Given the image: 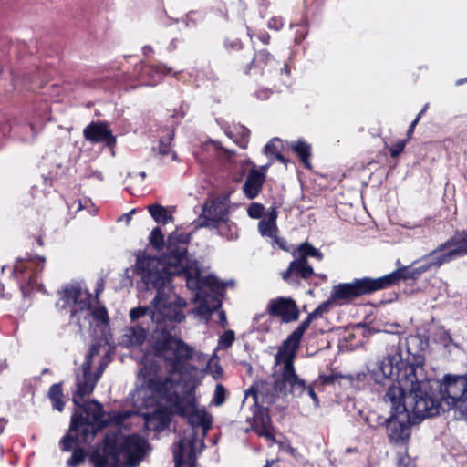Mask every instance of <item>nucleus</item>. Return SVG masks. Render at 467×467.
Segmentation results:
<instances>
[{"instance_id": "1", "label": "nucleus", "mask_w": 467, "mask_h": 467, "mask_svg": "<svg viewBox=\"0 0 467 467\" xmlns=\"http://www.w3.org/2000/svg\"><path fill=\"white\" fill-rule=\"evenodd\" d=\"M456 259L451 248L441 249V244L423 257L419 266H402L395 271L378 278L365 276L355 278L350 283H340L334 285L332 298L334 300H354L363 296L372 295L378 291L398 285L400 281H415L431 268H439L443 264Z\"/></svg>"}, {"instance_id": "2", "label": "nucleus", "mask_w": 467, "mask_h": 467, "mask_svg": "<svg viewBox=\"0 0 467 467\" xmlns=\"http://www.w3.org/2000/svg\"><path fill=\"white\" fill-rule=\"evenodd\" d=\"M158 373V366H145L140 370L143 387L157 397L165 400L168 404L175 409L177 415L187 420L188 424L191 425L193 430L201 427L203 434L206 435L208 431L212 428L213 418L205 409H197L193 390L191 389L188 391L189 398L182 397L174 389L179 384V381L172 379L170 376L161 379L159 377Z\"/></svg>"}, {"instance_id": "3", "label": "nucleus", "mask_w": 467, "mask_h": 467, "mask_svg": "<svg viewBox=\"0 0 467 467\" xmlns=\"http://www.w3.org/2000/svg\"><path fill=\"white\" fill-rule=\"evenodd\" d=\"M189 235L172 234L168 237L167 250L162 256H141L137 258L136 272L144 284L171 285L175 275L184 274L187 285L192 287L193 278L182 265L187 254Z\"/></svg>"}, {"instance_id": "4", "label": "nucleus", "mask_w": 467, "mask_h": 467, "mask_svg": "<svg viewBox=\"0 0 467 467\" xmlns=\"http://www.w3.org/2000/svg\"><path fill=\"white\" fill-rule=\"evenodd\" d=\"M83 412L75 410L71 416L68 432L60 441V449L64 451H69L74 443H89L96 434L103 429L112 424H121L126 419V415L120 411L112 410L106 412L102 404L96 400L85 401Z\"/></svg>"}, {"instance_id": "5", "label": "nucleus", "mask_w": 467, "mask_h": 467, "mask_svg": "<svg viewBox=\"0 0 467 467\" xmlns=\"http://www.w3.org/2000/svg\"><path fill=\"white\" fill-rule=\"evenodd\" d=\"M384 400L390 404L403 405L408 414L420 423L440 413L441 391L431 380L412 382L409 392L400 386L391 384L384 395Z\"/></svg>"}, {"instance_id": "6", "label": "nucleus", "mask_w": 467, "mask_h": 467, "mask_svg": "<svg viewBox=\"0 0 467 467\" xmlns=\"http://www.w3.org/2000/svg\"><path fill=\"white\" fill-rule=\"evenodd\" d=\"M152 350L169 367V374L185 375L197 368L189 364L193 358L194 349L168 329L156 330L153 335Z\"/></svg>"}, {"instance_id": "7", "label": "nucleus", "mask_w": 467, "mask_h": 467, "mask_svg": "<svg viewBox=\"0 0 467 467\" xmlns=\"http://www.w3.org/2000/svg\"><path fill=\"white\" fill-rule=\"evenodd\" d=\"M292 254L295 259L281 273V277L289 285L298 287L301 285L302 280L308 281L315 275L314 268L308 262V257H314L321 261L324 254L307 241L301 243L292 252Z\"/></svg>"}, {"instance_id": "8", "label": "nucleus", "mask_w": 467, "mask_h": 467, "mask_svg": "<svg viewBox=\"0 0 467 467\" xmlns=\"http://www.w3.org/2000/svg\"><path fill=\"white\" fill-rule=\"evenodd\" d=\"M147 289H155L157 294L152 300V306L155 309L153 316L158 323L173 321L180 323L185 316L182 312V306L185 302L172 293L171 285H158L155 283L145 284Z\"/></svg>"}, {"instance_id": "9", "label": "nucleus", "mask_w": 467, "mask_h": 467, "mask_svg": "<svg viewBox=\"0 0 467 467\" xmlns=\"http://www.w3.org/2000/svg\"><path fill=\"white\" fill-rule=\"evenodd\" d=\"M436 388L448 406L455 409L457 418L467 420V372L462 375L445 374Z\"/></svg>"}, {"instance_id": "10", "label": "nucleus", "mask_w": 467, "mask_h": 467, "mask_svg": "<svg viewBox=\"0 0 467 467\" xmlns=\"http://www.w3.org/2000/svg\"><path fill=\"white\" fill-rule=\"evenodd\" d=\"M109 435L115 441L118 463L122 456L127 467H136L146 455L149 442L139 434L122 435L119 431H109Z\"/></svg>"}, {"instance_id": "11", "label": "nucleus", "mask_w": 467, "mask_h": 467, "mask_svg": "<svg viewBox=\"0 0 467 467\" xmlns=\"http://www.w3.org/2000/svg\"><path fill=\"white\" fill-rule=\"evenodd\" d=\"M419 424L402 405L390 404V415L384 420L386 434L390 443L405 446L411 436V427Z\"/></svg>"}, {"instance_id": "12", "label": "nucleus", "mask_w": 467, "mask_h": 467, "mask_svg": "<svg viewBox=\"0 0 467 467\" xmlns=\"http://www.w3.org/2000/svg\"><path fill=\"white\" fill-rule=\"evenodd\" d=\"M44 256L26 257L16 261L14 266V275L19 282L23 296H28L37 285V276L45 268Z\"/></svg>"}, {"instance_id": "13", "label": "nucleus", "mask_w": 467, "mask_h": 467, "mask_svg": "<svg viewBox=\"0 0 467 467\" xmlns=\"http://www.w3.org/2000/svg\"><path fill=\"white\" fill-rule=\"evenodd\" d=\"M230 213V192H223L207 200L199 219L201 227L218 229L221 223H228Z\"/></svg>"}, {"instance_id": "14", "label": "nucleus", "mask_w": 467, "mask_h": 467, "mask_svg": "<svg viewBox=\"0 0 467 467\" xmlns=\"http://www.w3.org/2000/svg\"><path fill=\"white\" fill-rule=\"evenodd\" d=\"M223 47L231 64L243 74H250L253 68V52L246 48L239 38H226Z\"/></svg>"}, {"instance_id": "15", "label": "nucleus", "mask_w": 467, "mask_h": 467, "mask_svg": "<svg viewBox=\"0 0 467 467\" xmlns=\"http://www.w3.org/2000/svg\"><path fill=\"white\" fill-rule=\"evenodd\" d=\"M274 389L280 394L300 397L306 391V385L296 374L295 366H286L281 368L278 378L275 379Z\"/></svg>"}, {"instance_id": "16", "label": "nucleus", "mask_w": 467, "mask_h": 467, "mask_svg": "<svg viewBox=\"0 0 467 467\" xmlns=\"http://www.w3.org/2000/svg\"><path fill=\"white\" fill-rule=\"evenodd\" d=\"M266 312L272 317L279 318L283 323L297 321L300 316L296 300L285 296L271 299L267 304Z\"/></svg>"}, {"instance_id": "17", "label": "nucleus", "mask_w": 467, "mask_h": 467, "mask_svg": "<svg viewBox=\"0 0 467 467\" xmlns=\"http://www.w3.org/2000/svg\"><path fill=\"white\" fill-rule=\"evenodd\" d=\"M399 359H400V348H397L393 354L388 353L382 359L378 360L371 368V378L376 383L384 384L385 379H391L395 368L398 369Z\"/></svg>"}, {"instance_id": "18", "label": "nucleus", "mask_w": 467, "mask_h": 467, "mask_svg": "<svg viewBox=\"0 0 467 467\" xmlns=\"http://www.w3.org/2000/svg\"><path fill=\"white\" fill-rule=\"evenodd\" d=\"M91 296L78 283L66 285L61 292V299L66 304L78 306L80 310L91 308Z\"/></svg>"}, {"instance_id": "19", "label": "nucleus", "mask_w": 467, "mask_h": 467, "mask_svg": "<svg viewBox=\"0 0 467 467\" xmlns=\"http://www.w3.org/2000/svg\"><path fill=\"white\" fill-rule=\"evenodd\" d=\"M86 140L92 143L104 142L108 147L116 144V137L112 134L107 122L92 121L83 130Z\"/></svg>"}, {"instance_id": "20", "label": "nucleus", "mask_w": 467, "mask_h": 467, "mask_svg": "<svg viewBox=\"0 0 467 467\" xmlns=\"http://www.w3.org/2000/svg\"><path fill=\"white\" fill-rule=\"evenodd\" d=\"M89 462L94 467H108L110 459L115 465H118L116 458L115 441L111 440L109 432L106 433L102 440L101 451L94 449L88 454Z\"/></svg>"}, {"instance_id": "21", "label": "nucleus", "mask_w": 467, "mask_h": 467, "mask_svg": "<svg viewBox=\"0 0 467 467\" xmlns=\"http://www.w3.org/2000/svg\"><path fill=\"white\" fill-rule=\"evenodd\" d=\"M298 339L289 335L281 344L275 355V361L277 364H283L282 368L292 367L296 358V350L300 346Z\"/></svg>"}, {"instance_id": "22", "label": "nucleus", "mask_w": 467, "mask_h": 467, "mask_svg": "<svg viewBox=\"0 0 467 467\" xmlns=\"http://www.w3.org/2000/svg\"><path fill=\"white\" fill-rule=\"evenodd\" d=\"M251 429L260 437H265L270 440L275 439L271 431L272 425L267 409L264 407H259L257 409L252 418Z\"/></svg>"}, {"instance_id": "23", "label": "nucleus", "mask_w": 467, "mask_h": 467, "mask_svg": "<svg viewBox=\"0 0 467 467\" xmlns=\"http://www.w3.org/2000/svg\"><path fill=\"white\" fill-rule=\"evenodd\" d=\"M265 175L256 168L249 170L246 180L243 185V192L246 198L253 200L261 192L265 182Z\"/></svg>"}, {"instance_id": "24", "label": "nucleus", "mask_w": 467, "mask_h": 467, "mask_svg": "<svg viewBox=\"0 0 467 467\" xmlns=\"http://www.w3.org/2000/svg\"><path fill=\"white\" fill-rule=\"evenodd\" d=\"M99 379V375H97L96 378H93L92 373H89L86 376L82 375V379H78L77 390L74 392L72 397V402L76 407L83 410L85 402L81 403L80 400L93 392Z\"/></svg>"}, {"instance_id": "25", "label": "nucleus", "mask_w": 467, "mask_h": 467, "mask_svg": "<svg viewBox=\"0 0 467 467\" xmlns=\"http://www.w3.org/2000/svg\"><path fill=\"white\" fill-rule=\"evenodd\" d=\"M451 248L456 258L467 255V232L456 233L441 244V249Z\"/></svg>"}, {"instance_id": "26", "label": "nucleus", "mask_w": 467, "mask_h": 467, "mask_svg": "<svg viewBox=\"0 0 467 467\" xmlns=\"http://www.w3.org/2000/svg\"><path fill=\"white\" fill-rule=\"evenodd\" d=\"M185 453V446L182 441H180L178 450H176L173 453V461L174 467H182L183 464H187L189 467H196L197 459L195 451L193 448V443H191V447L186 456Z\"/></svg>"}, {"instance_id": "27", "label": "nucleus", "mask_w": 467, "mask_h": 467, "mask_svg": "<svg viewBox=\"0 0 467 467\" xmlns=\"http://www.w3.org/2000/svg\"><path fill=\"white\" fill-rule=\"evenodd\" d=\"M172 413L168 407H160L148 416L147 420L150 422L156 421V429L164 430L170 426Z\"/></svg>"}, {"instance_id": "28", "label": "nucleus", "mask_w": 467, "mask_h": 467, "mask_svg": "<svg viewBox=\"0 0 467 467\" xmlns=\"http://www.w3.org/2000/svg\"><path fill=\"white\" fill-rule=\"evenodd\" d=\"M290 149L297 155L306 169H310L311 146L306 141L298 140L294 141Z\"/></svg>"}, {"instance_id": "29", "label": "nucleus", "mask_w": 467, "mask_h": 467, "mask_svg": "<svg viewBox=\"0 0 467 467\" xmlns=\"http://www.w3.org/2000/svg\"><path fill=\"white\" fill-rule=\"evenodd\" d=\"M47 396L51 401L53 409L61 412L65 407L62 382L51 385Z\"/></svg>"}, {"instance_id": "30", "label": "nucleus", "mask_w": 467, "mask_h": 467, "mask_svg": "<svg viewBox=\"0 0 467 467\" xmlns=\"http://www.w3.org/2000/svg\"><path fill=\"white\" fill-rule=\"evenodd\" d=\"M275 62L274 56L267 48H262L253 53V67L264 68Z\"/></svg>"}, {"instance_id": "31", "label": "nucleus", "mask_w": 467, "mask_h": 467, "mask_svg": "<svg viewBox=\"0 0 467 467\" xmlns=\"http://www.w3.org/2000/svg\"><path fill=\"white\" fill-rule=\"evenodd\" d=\"M148 212L158 223L166 224L170 220H172V215L161 204L149 205Z\"/></svg>"}, {"instance_id": "32", "label": "nucleus", "mask_w": 467, "mask_h": 467, "mask_svg": "<svg viewBox=\"0 0 467 467\" xmlns=\"http://www.w3.org/2000/svg\"><path fill=\"white\" fill-rule=\"evenodd\" d=\"M126 336L129 337V341L131 345L141 346L147 337V330L141 326L137 325L130 327Z\"/></svg>"}, {"instance_id": "33", "label": "nucleus", "mask_w": 467, "mask_h": 467, "mask_svg": "<svg viewBox=\"0 0 467 467\" xmlns=\"http://www.w3.org/2000/svg\"><path fill=\"white\" fill-rule=\"evenodd\" d=\"M258 230L261 235L275 238L279 246L285 250V247L279 242L278 237L276 236L278 230L276 223L262 220L258 223Z\"/></svg>"}, {"instance_id": "34", "label": "nucleus", "mask_w": 467, "mask_h": 467, "mask_svg": "<svg viewBox=\"0 0 467 467\" xmlns=\"http://www.w3.org/2000/svg\"><path fill=\"white\" fill-rule=\"evenodd\" d=\"M88 456L87 451L82 447H77L73 450L71 457L67 461L69 467H77L81 464Z\"/></svg>"}, {"instance_id": "35", "label": "nucleus", "mask_w": 467, "mask_h": 467, "mask_svg": "<svg viewBox=\"0 0 467 467\" xmlns=\"http://www.w3.org/2000/svg\"><path fill=\"white\" fill-rule=\"evenodd\" d=\"M334 291V288L332 289L331 291V295H330V299L321 303L317 308H315L311 313H309L315 319L318 318V317H322L324 314H327L329 312L330 310V306H331V301H335L333 298H332V293ZM337 301H342V302H351L352 300H337Z\"/></svg>"}, {"instance_id": "36", "label": "nucleus", "mask_w": 467, "mask_h": 467, "mask_svg": "<svg viewBox=\"0 0 467 467\" xmlns=\"http://www.w3.org/2000/svg\"><path fill=\"white\" fill-rule=\"evenodd\" d=\"M283 148V141L278 138H273L264 147V153L267 157L274 156L280 152Z\"/></svg>"}, {"instance_id": "37", "label": "nucleus", "mask_w": 467, "mask_h": 467, "mask_svg": "<svg viewBox=\"0 0 467 467\" xmlns=\"http://www.w3.org/2000/svg\"><path fill=\"white\" fill-rule=\"evenodd\" d=\"M150 244L158 251L161 250L164 246V235L160 227H155L150 236Z\"/></svg>"}, {"instance_id": "38", "label": "nucleus", "mask_w": 467, "mask_h": 467, "mask_svg": "<svg viewBox=\"0 0 467 467\" xmlns=\"http://www.w3.org/2000/svg\"><path fill=\"white\" fill-rule=\"evenodd\" d=\"M314 320H315V318L310 314H308L306 318L304 321H302L299 324V326L290 335H292L293 337H295V338L301 341L305 332L307 330L310 324Z\"/></svg>"}, {"instance_id": "39", "label": "nucleus", "mask_w": 467, "mask_h": 467, "mask_svg": "<svg viewBox=\"0 0 467 467\" xmlns=\"http://www.w3.org/2000/svg\"><path fill=\"white\" fill-rule=\"evenodd\" d=\"M143 72L150 75V74H157L165 76L171 73V68L168 67L164 64H157V65H150L146 66L143 67Z\"/></svg>"}, {"instance_id": "40", "label": "nucleus", "mask_w": 467, "mask_h": 467, "mask_svg": "<svg viewBox=\"0 0 467 467\" xmlns=\"http://www.w3.org/2000/svg\"><path fill=\"white\" fill-rule=\"evenodd\" d=\"M174 138V132L168 134L167 137L161 138L159 140V153L167 156L171 152V143Z\"/></svg>"}, {"instance_id": "41", "label": "nucleus", "mask_w": 467, "mask_h": 467, "mask_svg": "<svg viewBox=\"0 0 467 467\" xmlns=\"http://www.w3.org/2000/svg\"><path fill=\"white\" fill-rule=\"evenodd\" d=\"M344 379L348 380L353 388L359 389V384L367 379V373L358 372L356 374L344 375Z\"/></svg>"}, {"instance_id": "42", "label": "nucleus", "mask_w": 467, "mask_h": 467, "mask_svg": "<svg viewBox=\"0 0 467 467\" xmlns=\"http://www.w3.org/2000/svg\"><path fill=\"white\" fill-rule=\"evenodd\" d=\"M91 314L95 320L99 321L102 324H108L109 321L108 310L105 306L95 307Z\"/></svg>"}, {"instance_id": "43", "label": "nucleus", "mask_w": 467, "mask_h": 467, "mask_svg": "<svg viewBox=\"0 0 467 467\" xmlns=\"http://www.w3.org/2000/svg\"><path fill=\"white\" fill-rule=\"evenodd\" d=\"M338 379H344V375L337 373H330L329 375L320 374L317 379V383L321 386H328L334 384Z\"/></svg>"}, {"instance_id": "44", "label": "nucleus", "mask_w": 467, "mask_h": 467, "mask_svg": "<svg viewBox=\"0 0 467 467\" xmlns=\"http://www.w3.org/2000/svg\"><path fill=\"white\" fill-rule=\"evenodd\" d=\"M226 400V389L222 384H217L214 390L213 402L215 406H221Z\"/></svg>"}, {"instance_id": "45", "label": "nucleus", "mask_w": 467, "mask_h": 467, "mask_svg": "<svg viewBox=\"0 0 467 467\" xmlns=\"http://www.w3.org/2000/svg\"><path fill=\"white\" fill-rule=\"evenodd\" d=\"M234 332L233 330H227L220 337L219 345L223 348H228L234 344Z\"/></svg>"}, {"instance_id": "46", "label": "nucleus", "mask_w": 467, "mask_h": 467, "mask_svg": "<svg viewBox=\"0 0 467 467\" xmlns=\"http://www.w3.org/2000/svg\"><path fill=\"white\" fill-rule=\"evenodd\" d=\"M247 34L251 38L255 36L264 45H268L270 43L271 36L268 32L265 30L254 32L249 26H247Z\"/></svg>"}, {"instance_id": "47", "label": "nucleus", "mask_w": 467, "mask_h": 467, "mask_svg": "<svg viewBox=\"0 0 467 467\" xmlns=\"http://www.w3.org/2000/svg\"><path fill=\"white\" fill-rule=\"evenodd\" d=\"M265 211V207L263 204L258 202H253L248 207L247 213L248 215L253 219H259L263 216Z\"/></svg>"}, {"instance_id": "48", "label": "nucleus", "mask_w": 467, "mask_h": 467, "mask_svg": "<svg viewBox=\"0 0 467 467\" xmlns=\"http://www.w3.org/2000/svg\"><path fill=\"white\" fill-rule=\"evenodd\" d=\"M408 140H399L393 144L391 148H389V154L391 158H397L401 152H403Z\"/></svg>"}, {"instance_id": "49", "label": "nucleus", "mask_w": 467, "mask_h": 467, "mask_svg": "<svg viewBox=\"0 0 467 467\" xmlns=\"http://www.w3.org/2000/svg\"><path fill=\"white\" fill-rule=\"evenodd\" d=\"M148 312V308L144 306H138L131 308L130 311V318L131 321H136L143 317Z\"/></svg>"}, {"instance_id": "50", "label": "nucleus", "mask_w": 467, "mask_h": 467, "mask_svg": "<svg viewBox=\"0 0 467 467\" xmlns=\"http://www.w3.org/2000/svg\"><path fill=\"white\" fill-rule=\"evenodd\" d=\"M439 340L445 348H449L451 345H454L453 338L450 331L446 329H442L439 336Z\"/></svg>"}, {"instance_id": "51", "label": "nucleus", "mask_w": 467, "mask_h": 467, "mask_svg": "<svg viewBox=\"0 0 467 467\" xmlns=\"http://www.w3.org/2000/svg\"><path fill=\"white\" fill-rule=\"evenodd\" d=\"M284 26L283 19L280 16H275L268 20L267 26L270 29H274L275 31L280 30Z\"/></svg>"}, {"instance_id": "52", "label": "nucleus", "mask_w": 467, "mask_h": 467, "mask_svg": "<svg viewBox=\"0 0 467 467\" xmlns=\"http://www.w3.org/2000/svg\"><path fill=\"white\" fill-rule=\"evenodd\" d=\"M93 359H94V358H89L88 354L86 355L85 360L81 367L83 376H86V375H88L89 373H91Z\"/></svg>"}, {"instance_id": "53", "label": "nucleus", "mask_w": 467, "mask_h": 467, "mask_svg": "<svg viewBox=\"0 0 467 467\" xmlns=\"http://www.w3.org/2000/svg\"><path fill=\"white\" fill-rule=\"evenodd\" d=\"M252 396L254 401V405L258 406L259 395L258 390L255 387L252 386L245 391V397Z\"/></svg>"}, {"instance_id": "54", "label": "nucleus", "mask_w": 467, "mask_h": 467, "mask_svg": "<svg viewBox=\"0 0 467 467\" xmlns=\"http://www.w3.org/2000/svg\"><path fill=\"white\" fill-rule=\"evenodd\" d=\"M273 94V91L269 88H262L255 92V96L259 99H267Z\"/></svg>"}, {"instance_id": "55", "label": "nucleus", "mask_w": 467, "mask_h": 467, "mask_svg": "<svg viewBox=\"0 0 467 467\" xmlns=\"http://www.w3.org/2000/svg\"><path fill=\"white\" fill-rule=\"evenodd\" d=\"M100 347V344L98 342L92 343L87 354L89 355V358H95L99 354Z\"/></svg>"}, {"instance_id": "56", "label": "nucleus", "mask_w": 467, "mask_h": 467, "mask_svg": "<svg viewBox=\"0 0 467 467\" xmlns=\"http://www.w3.org/2000/svg\"><path fill=\"white\" fill-rule=\"evenodd\" d=\"M317 384V380L314 381L312 384H310L309 386H306V390L307 391L309 397L315 401V402H318V397L317 395V393L315 392V389H314V386H316Z\"/></svg>"}, {"instance_id": "57", "label": "nucleus", "mask_w": 467, "mask_h": 467, "mask_svg": "<svg viewBox=\"0 0 467 467\" xmlns=\"http://www.w3.org/2000/svg\"><path fill=\"white\" fill-rule=\"evenodd\" d=\"M419 121H420V117H416L415 119L409 126L407 134H406L407 138L405 139L408 141L411 139L412 134H413L415 128H416L417 124L419 123Z\"/></svg>"}, {"instance_id": "58", "label": "nucleus", "mask_w": 467, "mask_h": 467, "mask_svg": "<svg viewBox=\"0 0 467 467\" xmlns=\"http://www.w3.org/2000/svg\"><path fill=\"white\" fill-rule=\"evenodd\" d=\"M278 213L275 207H272L268 213L267 219L265 221L276 223Z\"/></svg>"}, {"instance_id": "59", "label": "nucleus", "mask_w": 467, "mask_h": 467, "mask_svg": "<svg viewBox=\"0 0 467 467\" xmlns=\"http://www.w3.org/2000/svg\"><path fill=\"white\" fill-rule=\"evenodd\" d=\"M221 306L220 303H218L217 306H215L213 308H210L206 304H202L201 305V310H202L203 312L205 313H209V314H212L217 307H219Z\"/></svg>"}, {"instance_id": "60", "label": "nucleus", "mask_w": 467, "mask_h": 467, "mask_svg": "<svg viewBox=\"0 0 467 467\" xmlns=\"http://www.w3.org/2000/svg\"><path fill=\"white\" fill-rule=\"evenodd\" d=\"M179 43H180V40H179V39H177V38L172 39V40L170 42L169 46H168V50H169V51H174V50H176V49H177V47H178V44H179Z\"/></svg>"}, {"instance_id": "61", "label": "nucleus", "mask_w": 467, "mask_h": 467, "mask_svg": "<svg viewBox=\"0 0 467 467\" xmlns=\"http://www.w3.org/2000/svg\"><path fill=\"white\" fill-rule=\"evenodd\" d=\"M219 319L223 327H224L227 324L226 314L223 310L219 312Z\"/></svg>"}, {"instance_id": "62", "label": "nucleus", "mask_w": 467, "mask_h": 467, "mask_svg": "<svg viewBox=\"0 0 467 467\" xmlns=\"http://www.w3.org/2000/svg\"><path fill=\"white\" fill-rule=\"evenodd\" d=\"M397 467H407V464L405 463V457L400 455L398 457L397 460Z\"/></svg>"}, {"instance_id": "63", "label": "nucleus", "mask_w": 467, "mask_h": 467, "mask_svg": "<svg viewBox=\"0 0 467 467\" xmlns=\"http://www.w3.org/2000/svg\"><path fill=\"white\" fill-rule=\"evenodd\" d=\"M274 156L277 161H279L282 163L287 162V159L281 152H278V153L275 154Z\"/></svg>"}, {"instance_id": "64", "label": "nucleus", "mask_w": 467, "mask_h": 467, "mask_svg": "<svg viewBox=\"0 0 467 467\" xmlns=\"http://www.w3.org/2000/svg\"><path fill=\"white\" fill-rule=\"evenodd\" d=\"M274 156L277 161H279L282 163L287 162V159L281 152H278V153L275 154Z\"/></svg>"}]
</instances>
